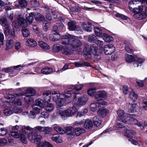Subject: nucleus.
Wrapping results in <instances>:
<instances>
[{
  "label": "nucleus",
  "instance_id": "6e6d98bb",
  "mask_svg": "<svg viewBox=\"0 0 147 147\" xmlns=\"http://www.w3.org/2000/svg\"><path fill=\"white\" fill-rule=\"evenodd\" d=\"M31 5L34 7H38L39 5V3L36 0H32L30 2Z\"/></svg>",
  "mask_w": 147,
  "mask_h": 147
},
{
  "label": "nucleus",
  "instance_id": "7c9ffc66",
  "mask_svg": "<svg viewBox=\"0 0 147 147\" xmlns=\"http://www.w3.org/2000/svg\"><path fill=\"white\" fill-rule=\"evenodd\" d=\"M139 3V1L138 0H131L129 2V6L130 10H133L134 7H135L136 4Z\"/></svg>",
  "mask_w": 147,
  "mask_h": 147
},
{
  "label": "nucleus",
  "instance_id": "37998d69",
  "mask_svg": "<svg viewBox=\"0 0 147 147\" xmlns=\"http://www.w3.org/2000/svg\"><path fill=\"white\" fill-rule=\"evenodd\" d=\"M36 104L41 108H43L45 106L44 103L42 100L40 98H38L36 100Z\"/></svg>",
  "mask_w": 147,
  "mask_h": 147
},
{
  "label": "nucleus",
  "instance_id": "49530a36",
  "mask_svg": "<svg viewBox=\"0 0 147 147\" xmlns=\"http://www.w3.org/2000/svg\"><path fill=\"white\" fill-rule=\"evenodd\" d=\"M54 108L53 105L51 103L47 104L45 107V109L48 112H51L52 111Z\"/></svg>",
  "mask_w": 147,
  "mask_h": 147
},
{
  "label": "nucleus",
  "instance_id": "680f3d73",
  "mask_svg": "<svg viewBox=\"0 0 147 147\" xmlns=\"http://www.w3.org/2000/svg\"><path fill=\"white\" fill-rule=\"evenodd\" d=\"M13 111L10 109H6L3 111V113L6 115L9 116L11 115L13 113Z\"/></svg>",
  "mask_w": 147,
  "mask_h": 147
},
{
  "label": "nucleus",
  "instance_id": "a878e982",
  "mask_svg": "<svg viewBox=\"0 0 147 147\" xmlns=\"http://www.w3.org/2000/svg\"><path fill=\"white\" fill-rule=\"evenodd\" d=\"M26 45L28 46L31 47H35L37 43L36 41L32 39H28L26 42Z\"/></svg>",
  "mask_w": 147,
  "mask_h": 147
},
{
  "label": "nucleus",
  "instance_id": "f257e3e1",
  "mask_svg": "<svg viewBox=\"0 0 147 147\" xmlns=\"http://www.w3.org/2000/svg\"><path fill=\"white\" fill-rule=\"evenodd\" d=\"M104 44L103 41L98 40L97 45L93 44L90 46V51L96 60H99L100 59L101 52L100 50H102Z\"/></svg>",
  "mask_w": 147,
  "mask_h": 147
},
{
  "label": "nucleus",
  "instance_id": "9b49d317",
  "mask_svg": "<svg viewBox=\"0 0 147 147\" xmlns=\"http://www.w3.org/2000/svg\"><path fill=\"white\" fill-rule=\"evenodd\" d=\"M73 35H64L62 37V42L63 44L70 45L71 40L72 39Z\"/></svg>",
  "mask_w": 147,
  "mask_h": 147
},
{
  "label": "nucleus",
  "instance_id": "0eeeda50",
  "mask_svg": "<svg viewBox=\"0 0 147 147\" xmlns=\"http://www.w3.org/2000/svg\"><path fill=\"white\" fill-rule=\"evenodd\" d=\"M133 116H135L134 114H130V116L128 118L127 122L125 123L131 124H135L140 127L141 129H143L144 126L140 122H138V121L133 117Z\"/></svg>",
  "mask_w": 147,
  "mask_h": 147
},
{
  "label": "nucleus",
  "instance_id": "aec40b11",
  "mask_svg": "<svg viewBox=\"0 0 147 147\" xmlns=\"http://www.w3.org/2000/svg\"><path fill=\"white\" fill-rule=\"evenodd\" d=\"M92 121L94 125L97 127L99 126L102 123V120L100 118L97 116L94 117Z\"/></svg>",
  "mask_w": 147,
  "mask_h": 147
},
{
  "label": "nucleus",
  "instance_id": "4be33fe9",
  "mask_svg": "<svg viewBox=\"0 0 147 147\" xmlns=\"http://www.w3.org/2000/svg\"><path fill=\"white\" fill-rule=\"evenodd\" d=\"M93 125L92 121L90 119H88L85 122L84 127L86 129H90L93 127Z\"/></svg>",
  "mask_w": 147,
  "mask_h": 147
},
{
  "label": "nucleus",
  "instance_id": "4468645a",
  "mask_svg": "<svg viewBox=\"0 0 147 147\" xmlns=\"http://www.w3.org/2000/svg\"><path fill=\"white\" fill-rule=\"evenodd\" d=\"M125 136L128 138V139L132 138L135 134V132L131 130L129 127L125 128Z\"/></svg>",
  "mask_w": 147,
  "mask_h": 147
},
{
  "label": "nucleus",
  "instance_id": "c03bdc74",
  "mask_svg": "<svg viewBox=\"0 0 147 147\" xmlns=\"http://www.w3.org/2000/svg\"><path fill=\"white\" fill-rule=\"evenodd\" d=\"M0 24L2 26L5 27L6 25H9L6 19L3 17L0 18Z\"/></svg>",
  "mask_w": 147,
  "mask_h": 147
},
{
  "label": "nucleus",
  "instance_id": "5fc2aeb1",
  "mask_svg": "<svg viewBox=\"0 0 147 147\" xmlns=\"http://www.w3.org/2000/svg\"><path fill=\"white\" fill-rule=\"evenodd\" d=\"M20 137L21 141L23 143L25 144L27 143V139L25 135L20 133Z\"/></svg>",
  "mask_w": 147,
  "mask_h": 147
},
{
  "label": "nucleus",
  "instance_id": "e433bc0d",
  "mask_svg": "<svg viewBox=\"0 0 147 147\" xmlns=\"http://www.w3.org/2000/svg\"><path fill=\"white\" fill-rule=\"evenodd\" d=\"M34 16V14L33 13H31L26 15V20L30 24H31L32 23Z\"/></svg>",
  "mask_w": 147,
  "mask_h": 147
},
{
  "label": "nucleus",
  "instance_id": "bb28decb",
  "mask_svg": "<svg viewBox=\"0 0 147 147\" xmlns=\"http://www.w3.org/2000/svg\"><path fill=\"white\" fill-rule=\"evenodd\" d=\"M94 31L96 36L99 37H102L103 36L102 32L101 29L98 27L94 28Z\"/></svg>",
  "mask_w": 147,
  "mask_h": 147
},
{
  "label": "nucleus",
  "instance_id": "72a5a7b5",
  "mask_svg": "<svg viewBox=\"0 0 147 147\" xmlns=\"http://www.w3.org/2000/svg\"><path fill=\"white\" fill-rule=\"evenodd\" d=\"M61 96H60V97H58L56 99V101H54L56 102V104L58 105H61L63 102L64 100H67V96H63V97H64V98H61Z\"/></svg>",
  "mask_w": 147,
  "mask_h": 147
},
{
  "label": "nucleus",
  "instance_id": "5701e85b",
  "mask_svg": "<svg viewBox=\"0 0 147 147\" xmlns=\"http://www.w3.org/2000/svg\"><path fill=\"white\" fill-rule=\"evenodd\" d=\"M85 130L82 128L77 127L74 128L75 136H79L82 134L84 133Z\"/></svg>",
  "mask_w": 147,
  "mask_h": 147
},
{
  "label": "nucleus",
  "instance_id": "7ed1b4c3",
  "mask_svg": "<svg viewBox=\"0 0 147 147\" xmlns=\"http://www.w3.org/2000/svg\"><path fill=\"white\" fill-rule=\"evenodd\" d=\"M28 25L27 22L24 18L23 15L22 14H19L17 21H14L12 23V26L16 29L19 28L20 26L23 28L26 27Z\"/></svg>",
  "mask_w": 147,
  "mask_h": 147
},
{
  "label": "nucleus",
  "instance_id": "423d86ee",
  "mask_svg": "<svg viewBox=\"0 0 147 147\" xmlns=\"http://www.w3.org/2000/svg\"><path fill=\"white\" fill-rule=\"evenodd\" d=\"M117 114L119 119L125 123L127 121L128 118L130 116V114L125 113L122 110H119L117 112Z\"/></svg>",
  "mask_w": 147,
  "mask_h": 147
},
{
  "label": "nucleus",
  "instance_id": "39448f33",
  "mask_svg": "<svg viewBox=\"0 0 147 147\" xmlns=\"http://www.w3.org/2000/svg\"><path fill=\"white\" fill-rule=\"evenodd\" d=\"M71 41L70 46L68 47V48L71 49L73 52L75 48L79 47L82 45V42L80 40L73 35Z\"/></svg>",
  "mask_w": 147,
  "mask_h": 147
},
{
  "label": "nucleus",
  "instance_id": "0e129e2a",
  "mask_svg": "<svg viewBox=\"0 0 147 147\" xmlns=\"http://www.w3.org/2000/svg\"><path fill=\"white\" fill-rule=\"evenodd\" d=\"M84 57L86 59H88L91 58V54L88 51H84Z\"/></svg>",
  "mask_w": 147,
  "mask_h": 147
},
{
  "label": "nucleus",
  "instance_id": "473e14b6",
  "mask_svg": "<svg viewBox=\"0 0 147 147\" xmlns=\"http://www.w3.org/2000/svg\"><path fill=\"white\" fill-rule=\"evenodd\" d=\"M39 45L42 48L45 50H49L50 49V47L45 42L41 41L38 42Z\"/></svg>",
  "mask_w": 147,
  "mask_h": 147
},
{
  "label": "nucleus",
  "instance_id": "412c9836",
  "mask_svg": "<svg viewBox=\"0 0 147 147\" xmlns=\"http://www.w3.org/2000/svg\"><path fill=\"white\" fill-rule=\"evenodd\" d=\"M130 108H129L128 112L130 113H134L136 112L137 109L138 108L137 104H132L129 105Z\"/></svg>",
  "mask_w": 147,
  "mask_h": 147
},
{
  "label": "nucleus",
  "instance_id": "dca6fc26",
  "mask_svg": "<svg viewBox=\"0 0 147 147\" xmlns=\"http://www.w3.org/2000/svg\"><path fill=\"white\" fill-rule=\"evenodd\" d=\"M65 132L68 135L71 136H75L74 128L71 127H67L65 128Z\"/></svg>",
  "mask_w": 147,
  "mask_h": 147
},
{
  "label": "nucleus",
  "instance_id": "774afa93",
  "mask_svg": "<svg viewBox=\"0 0 147 147\" xmlns=\"http://www.w3.org/2000/svg\"><path fill=\"white\" fill-rule=\"evenodd\" d=\"M84 122V120L76 121L74 124V126H80L83 125Z\"/></svg>",
  "mask_w": 147,
  "mask_h": 147
},
{
  "label": "nucleus",
  "instance_id": "f8f14e48",
  "mask_svg": "<svg viewBox=\"0 0 147 147\" xmlns=\"http://www.w3.org/2000/svg\"><path fill=\"white\" fill-rule=\"evenodd\" d=\"M83 87V85L82 84L79 85H72L66 89L65 92L66 93H68L69 92L71 91L74 89H75L77 90H79L82 89Z\"/></svg>",
  "mask_w": 147,
  "mask_h": 147
},
{
  "label": "nucleus",
  "instance_id": "79ce46f5",
  "mask_svg": "<svg viewBox=\"0 0 147 147\" xmlns=\"http://www.w3.org/2000/svg\"><path fill=\"white\" fill-rule=\"evenodd\" d=\"M54 129L57 132L61 134H63L65 133V131L59 126L56 125L54 126Z\"/></svg>",
  "mask_w": 147,
  "mask_h": 147
},
{
  "label": "nucleus",
  "instance_id": "ddd939ff",
  "mask_svg": "<svg viewBox=\"0 0 147 147\" xmlns=\"http://www.w3.org/2000/svg\"><path fill=\"white\" fill-rule=\"evenodd\" d=\"M58 33L56 31H52V34L50 36V39L54 41L59 40L60 38V36Z\"/></svg>",
  "mask_w": 147,
  "mask_h": 147
},
{
  "label": "nucleus",
  "instance_id": "13d9d810",
  "mask_svg": "<svg viewBox=\"0 0 147 147\" xmlns=\"http://www.w3.org/2000/svg\"><path fill=\"white\" fill-rule=\"evenodd\" d=\"M96 89L95 88H91L89 89L88 90V94L90 96H94V93L96 92Z\"/></svg>",
  "mask_w": 147,
  "mask_h": 147
},
{
  "label": "nucleus",
  "instance_id": "a211bd4d",
  "mask_svg": "<svg viewBox=\"0 0 147 147\" xmlns=\"http://www.w3.org/2000/svg\"><path fill=\"white\" fill-rule=\"evenodd\" d=\"M53 72V69L50 67L47 66L41 70V73L45 75L50 74Z\"/></svg>",
  "mask_w": 147,
  "mask_h": 147
},
{
  "label": "nucleus",
  "instance_id": "393cba45",
  "mask_svg": "<svg viewBox=\"0 0 147 147\" xmlns=\"http://www.w3.org/2000/svg\"><path fill=\"white\" fill-rule=\"evenodd\" d=\"M26 94H28L30 96H34L36 93V91L33 88L31 87L28 88L25 91Z\"/></svg>",
  "mask_w": 147,
  "mask_h": 147
},
{
  "label": "nucleus",
  "instance_id": "2eb2a0df",
  "mask_svg": "<svg viewBox=\"0 0 147 147\" xmlns=\"http://www.w3.org/2000/svg\"><path fill=\"white\" fill-rule=\"evenodd\" d=\"M88 100L87 96L86 95H83L78 98L77 104L79 105H84Z\"/></svg>",
  "mask_w": 147,
  "mask_h": 147
},
{
  "label": "nucleus",
  "instance_id": "f3484780",
  "mask_svg": "<svg viewBox=\"0 0 147 147\" xmlns=\"http://www.w3.org/2000/svg\"><path fill=\"white\" fill-rule=\"evenodd\" d=\"M64 27L62 23H56L54 25L53 31H56L58 32H61Z\"/></svg>",
  "mask_w": 147,
  "mask_h": 147
},
{
  "label": "nucleus",
  "instance_id": "a18cd8bd",
  "mask_svg": "<svg viewBox=\"0 0 147 147\" xmlns=\"http://www.w3.org/2000/svg\"><path fill=\"white\" fill-rule=\"evenodd\" d=\"M133 10H131L134 13H136L139 12H142L143 9V7L142 5L139 6L138 7L133 8Z\"/></svg>",
  "mask_w": 147,
  "mask_h": 147
},
{
  "label": "nucleus",
  "instance_id": "ea45409f",
  "mask_svg": "<svg viewBox=\"0 0 147 147\" xmlns=\"http://www.w3.org/2000/svg\"><path fill=\"white\" fill-rule=\"evenodd\" d=\"M26 27H24L22 30V34L24 37H27L30 35V32L29 30Z\"/></svg>",
  "mask_w": 147,
  "mask_h": 147
},
{
  "label": "nucleus",
  "instance_id": "f03ea898",
  "mask_svg": "<svg viewBox=\"0 0 147 147\" xmlns=\"http://www.w3.org/2000/svg\"><path fill=\"white\" fill-rule=\"evenodd\" d=\"M77 110L76 107L74 106L65 110L59 111L56 113L57 115L60 116L63 119H65L68 117H71L74 115Z\"/></svg>",
  "mask_w": 147,
  "mask_h": 147
},
{
  "label": "nucleus",
  "instance_id": "4d7b16f0",
  "mask_svg": "<svg viewBox=\"0 0 147 147\" xmlns=\"http://www.w3.org/2000/svg\"><path fill=\"white\" fill-rule=\"evenodd\" d=\"M129 97L133 100L135 101L137 98V95L134 92L132 91L130 93Z\"/></svg>",
  "mask_w": 147,
  "mask_h": 147
},
{
  "label": "nucleus",
  "instance_id": "e2e57ef3",
  "mask_svg": "<svg viewBox=\"0 0 147 147\" xmlns=\"http://www.w3.org/2000/svg\"><path fill=\"white\" fill-rule=\"evenodd\" d=\"M115 16L117 17H119L123 20H126L127 19V17L126 16L118 13H116L115 14Z\"/></svg>",
  "mask_w": 147,
  "mask_h": 147
},
{
  "label": "nucleus",
  "instance_id": "69168bd1",
  "mask_svg": "<svg viewBox=\"0 0 147 147\" xmlns=\"http://www.w3.org/2000/svg\"><path fill=\"white\" fill-rule=\"evenodd\" d=\"M97 103H92L90 105V109L93 111H96L97 109V107H98V105H97Z\"/></svg>",
  "mask_w": 147,
  "mask_h": 147
},
{
  "label": "nucleus",
  "instance_id": "a19ab883",
  "mask_svg": "<svg viewBox=\"0 0 147 147\" xmlns=\"http://www.w3.org/2000/svg\"><path fill=\"white\" fill-rule=\"evenodd\" d=\"M53 99V100L56 101V99L60 96V93L58 91H53L52 92Z\"/></svg>",
  "mask_w": 147,
  "mask_h": 147
},
{
  "label": "nucleus",
  "instance_id": "3c124183",
  "mask_svg": "<svg viewBox=\"0 0 147 147\" xmlns=\"http://www.w3.org/2000/svg\"><path fill=\"white\" fill-rule=\"evenodd\" d=\"M22 114L24 115H26L29 116V117L31 118L34 119L35 118V113L34 111H31L30 112V114L29 113L27 112H23Z\"/></svg>",
  "mask_w": 147,
  "mask_h": 147
},
{
  "label": "nucleus",
  "instance_id": "8fccbe9b",
  "mask_svg": "<svg viewBox=\"0 0 147 147\" xmlns=\"http://www.w3.org/2000/svg\"><path fill=\"white\" fill-rule=\"evenodd\" d=\"M82 26L83 29L87 31L90 32L91 30V28L88 25H87L85 22H83L82 23Z\"/></svg>",
  "mask_w": 147,
  "mask_h": 147
},
{
  "label": "nucleus",
  "instance_id": "58836bf2",
  "mask_svg": "<svg viewBox=\"0 0 147 147\" xmlns=\"http://www.w3.org/2000/svg\"><path fill=\"white\" fill-rule=\"evenodd\" d=\"M108 113V111L106 109L100 110L98 111V114L102 117H105Z\"/></svg>",
  "mask_w": 147,
  "mask_h": 147
},
{
  "label": "nucleus",
  "instance_id": "1a4fd4ad",
  "mask_svg": "<svg viewBox=\"0 0 147 147\" xmlns=\"http://www.w3.org/2000/svg\"><path fill=\"white\" fill-rule=\"evenodd\" d=\"M115 50V47L112 44L105 45L104 47V53L106 55H111Z\"/></svg>",
  "mask_w": 147,
  "mask_h": 147
},
{
  "label": "nucleus",
  "instance_id": "6e6552de",
  "mask_svg": "<svg viewBox=\"0 0 147 147\" xmlns=\"http://www.w3.org/2000/svg\"><path fill=\"white\" fill-rule=\"evenodd\" d=\"M107 92L104 91H98L95 96V99L97 101H100L105 99L107 97Z\"/></svg>",
  "mask_w": 147,
  "mask_h": 147
},
{
  "label": "nucleus",
  "instance_id": "6ab92c4d",
  "mask_svg": "<svg viewBox=\"0 0 147 147\" xmlns=\"http://www.w3.org/2000/svg\"><path fill=\"white\" fill-rule=\"evenodd\" d=\"M136 56V55H133L126 54L125 55V59L127 62L130 63L135 61Z\"/></svg>",
  "mask_w": 147,
  "mask_h": 147
},
{
  "label": "nucleus",
  "instance_id": "b1692460",
  "mask_svg": "<svg viewBox=\"0 0 147 147\" xmlns=\"http://www.w3.org/2000/svg\"><path fill=\"white\" fill-rule=\"evenodd\" d=\"M76 22L74 21H71L68 23L69 29L71 31L75 30L76 28Z\"/></svg>",
  "mask_w": 147,
  "mask_h": 147
},
{
  "label": "nucleus",
  "instance_id": "cd10ccee",
  "mask_svg": "<svg viewBox=\"0 0 147 147\" xmlns=\"http://www.w3.org/2000/svg\"><path fill=\"white\" fill-rule=\"evenodd\" d=\"M34 16L35 20L37 21L41 22L45 19L44 17L39 13H36Z\"/></svg>",
  "mask_w": 147,
  "mask_h": 147
},
{
  "label": "nucleus",
  "instance_id": "603ef678",
  "mask_svg": "<svg viewBox=\"0 0 147 147\" xmlns=\"http://www.w3.org/2000/svg\"><path fill=\"white\" fill-rule=\"evenodd\" d=\"M47 127H41L40 126H37L35 127L34 130L37 132H42L45 130Z\"/></svg>",
  "mask_w": 147,
  "mask_h": 147
},
{
  "label": "nucleus",
  "instance_id": "20e7f679",
  "mask_svg": "<svg viewBox=\"0 0 147 147\" xmlns=\"http://www.w3.org/2000/svg\"><path fill=\"white\" fill-rule=\"evenodd\" d=\"M53 50L55 52H57L61 50L63 53L68 55H70L72 53V50L69 49L67 46H63L58 44H56L53 45Z\"/></svg>",
  "mask_w": 147,
  "mask_h": 147
},
{
  "label": "nucleus",
  "instance_id": "09e8293b",
  "mask_svg": "<svg viewBox=\"0 0 147 147\" xmlns=\"http://www.w3.org/2000/svg\"><path fill=\"white\" fill-rule=\"evenodd\" d=\"M19 3L21 7L25 8L27 5V2L25 0H19Z\"/></svg>",
  "mask_w": 147,
  "mask_h": 147
},
{
  "label": "nucleus",
  "instance_id": "052dcab7",
  "mask_svg": "<svg viewBox=\"0 0 147 147\" xmlns=\"http://www.w3.org/2000/svg\"><path fill=\"white\" fill-rule=\"evenodd\" d=\"M11 135L12 136L16 138H19L20 136L18 132L16 131H11Z\"/></svg>",
  "mask_w": 147,
  "mask_h": 147
},
{
  "label": "nucleus",
  "instance_id": "9d476101",
  "mask_svg": "<svg viewBox=\"0 0 147 147\" xmlns=\"http://www.w3.org/2000/svg\"><path fill=\"white\" fill-rule=\"evenodd\" d=\"M28 136V139L32 142L38 141L41 138L40 136L37 135L36 133L33 132L29 133Z\"/></svg>",
  "mask_w": 147,
  "mask_h": 147
},
{
  "label": "nucleus",
  "instance_id": "c85d7f7f",
  "mask_svg": "<svg viewBox=\"0 0 147 147\" xmlns=\"http://www.w3.org/2000/svg\"><path fill=\"white\" fill-rule=\"evenodd\" d=\"M103 39L106 42H109L113 40V38L106 33H103L102 36Z\"/></svg>",
  "mask_w": 147,
  "mask_h": 147
},
{
  "label": "nucleus",
  "instance_id": "bf43d9fd",
  "mask_svg": "<svg viewBox=\"0 0 147 147\" xmlns=\"http://www.w3.org/2000/svg\"><path fill=\"white\" fill-rule=\"evenodd\" d=\"M13 111L14 113H19L22 112V110L17 106L14 107L13 109Z\"/></svg>",
  "mask_w": 147,
  "mask_h": 147
},
{
  "label": "nucleus",
  "instance_id": "f704fd0d",
  "mask_svg": "<svg viewBox=\"0 0 147 147\" xmlns=\"http://www.w3.org/2000/svg\"><path fill=\"white\" fill-rule=\"evenodd\" d=\"M134 17L139 20L143 19L145 17V14L142 12H139L135 13L134 15Z\"/></svg>",
  "mask_w": 147,
  "mask_h": 147
},
{
  "label": "nucleus",
  "instance_id": "864d4df0",
  "mask_svg": "<svg viewBox=\"0 0 147 147\" xmlns=\"http://www.w3.org/2000/svg\"><path fill=\"white\" fill-rule=\"evenodd\" d=\"M7 140L3 138H0V146L2 147L8 144Z\"/></svg>",
  "mask_w": 147,
  "mask_h": 147
},
{
  "label": "nucleus",
  "instance_id": "4c0bfd02",
  "mask_svg": "<svg viewBox=\"0 0 147 147\" xmlns=\"http://www.w3.org/2000/svg\"><path fill=\"white\" fill-rule=\"evenodd\" d=\"M32 96H30L29 95H27L24 97V100L28 104H30L33 102V99L32 97Z\"/></svg>",
  "mask_w": 147,
  "mask_h": 147
},
{
  "label": "nucleus",
  "instance_id": "2f4dec72",
  "mask_svg": "<svg viewBox=\"0 0 147 147\" xmlns=\"http://www.w3.org/2000/svg\"><path fill=\"white\" fill-rule=\"evenodd\" d=\"M14 45V42L12 39L11 38H9L6 43V48L7 49H9L12 48Z\"/></svg>",
  "mask_w": 147,
  "mask_h": 147
},
{
  "label": "nucleus",
  "instance_id": "338daca9",
  "mask_svg": "<svg viewBox=\"0 0 147 147\" xmlns=\"http://www.w3.org/2000/svg\"><path fill=\"white\" fill-rule=\"evenodd\" d=\"M49 25V23L47 21H45L43 24V26L44 30L45 31H47V29Z\"/></svg>",
  "mask_w": 147,
  "mask_h": 147
},
{
  "label": "nucleus",
  "instance_id": "c756f323",
  "mask_svg": "<svg viewBox=\"0 0 147 147\" xmlns=\"http://www.w3.org/2000/svg\"><path fill=\"white\" fill-rule=\"evenodd\" d=\"M5 98L7 99L6 101L8 102H12L15 100L16 97L14 95L12 94L6 95L5 96Z\"/></svg>",
  "mask_w": 147,
  "mask_h": 147
},
{
  "label": "nucleus",
  "instance_id": "c9c22d12",
  "mask_svg": "<svg viewBox=\"0 0 147 147\" xmlns=\"http://www.w3.org/2000/svg\"><path fill=\"white\" fill-rule=\"evenodd\" d=\"M51 139L53 141L57 143H60L62 142L61 138L59 137V136L58 134H54L53 135L51 138Z\"/></svg>",
  "mask_w": 147,
  "mask_h": 147
},
{
  "label": "nucleus",
  "instance_id": "de8ad7c7",
  "mask_svg": "<svg viewBox=\"0 0 147 147\" xmlns=\"http://www.w3.org/2000/svg\"><path fill=\"white\" fill-rule=\"evenodd\" d=\"M25 66V65H20L17 66H13L11 67H9V72H12L13 71V69H20V67H22Z\"/></svg>",
  "mask_w": 147,
  "mask_h": 147
}]
</instances>
